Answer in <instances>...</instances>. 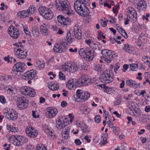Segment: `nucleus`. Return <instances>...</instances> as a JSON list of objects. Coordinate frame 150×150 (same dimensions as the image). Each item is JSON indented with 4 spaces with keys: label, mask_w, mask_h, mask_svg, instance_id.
I'll return each mask as SVG.
<instances>
[{
    "label": "nucleus",
    "mask_w": 150,
    "mask_h": 150,
    "mask_svg": "<svg viewBox=\"0 0 150 150\" xmlns=\"http://www.w3.org/2000/svg\"><path fill=\"white\" fill-rule=\"evenodd\" d=\"M86 4L79 1H76L74 7L76 12L80 15L83 17H87L90 12L86 6Z\"/></svg>",
    "instance_id": "obj_1"
},
{
    "label": "nucleus",
    "mask_w": 150,
    "mask_h": 150,
    "mask_svg": "<svg viewBox=\"0 0 150 150\" xmlns=\"http://www.w3.org/2000/svg\"><path fill=\"white\" fill-rule=\"evenodd\" d=\"M56 7L59 10L66 11L67 14L69 16L73 14L72 11L71 10V6L67 0H58L55 1Z\"/></svg>",
    "instance_id": "obj_2"
},
{
    "label": "nucleus",
    "mask_w": 150,
    "mask_h": 150,
    "mask_svg": "<svg viewBox=\"0 0 150 150\" xmlns=\"http://www.w3.org/2000/svg\"><path fill=\"white\" fill-rule=\"evenodd\" d=\"M80 56L87 61L91 60L94 58V51L89 48H82L79 51Z\"/></svg>",
    "instance_id": "obj_3"
},
{
    "label": "nucleus",
    "mask_w": 150,
    "mask_h": 150,
    "mask_svg": "<svg viewBox=\"0 0 150 150\" xmlns=\"http://www.w3.org/2000/svg\"><path fill=\"white\" fill-rule=\"evenodd\" d=\"M114 74L112 71L106 70L105 71L100 77L101 81L104 83H110L113 81Z\"/></svg>",
    "instance_id": "obj_4"
},
{
    "label": "nucleus",
    "mask_w": 150,
    "mask_h": 150,
    "mask_svg": "<svg viewBox=\"0 0 150 150\" xmlns=\"http://www.w3.org/2000/svg\"><path fill=\"white\" fill-rule=\"evenodd\" d=\"M16 100L17 106L20 110L25 109L27 108L28 105V100L25 97H21L18 98Z\"/></svg>",
    "instance_id": "obj_5"
},
{
    "label": "nucleus",
    "mask_w": 150,
    "mask_h": 150,
    "mask_svg": "<svg viewBox=\"0 0 150 150\" xmlns=\"http://www.w3.org/2000/svg\"><path fill=\"white\" fill-rule=\"evenodd\" d=\"M103 58H101L108 63H110L113 58L112 51L104 49L101 51Z\"/></svg>",
    "instance_id": "obj_6"
},
{
    "label": "nucleus",
    "mask_w": 150,
    "mask_h": 150,
    "mask_svg": "<svg viewBox=\"0 0 150 150\" xmlns=\"http://www.w3.org/2000/svg\"><path fill=\"white\" fill-rule=\"evenodd\" d=\"M77 99H80L85 101L88 99L90 96V93L87 91H82L81 90L78 89L76 91Z\"/></svg>",
    "instance_id": "obj_7"
},
{
    "label": "nucleus",
    "mask_w": 150,
    "mask_h": 150,
    "mask_svg": "<svg viewBox=\"0 0 150 150\" xmlns=\"http://www.w3.org/2000/svg\"><path fill=\"white\" fill-rule=\"evenodd\" d=\"M27 135L32 138L36 137L38 134V132L37 130L31 126H28L25 129Z\"/></svg>",
    "instance_id": "obj_8"
},
{
    "label": "nucleus",
    "mask_w": 150,
    "mask_h": 150,
    "mask_svg": "<svg viewBox=\"0 0 150 150\" xmlns=\"http://www.w3.org/2000/svg\"><path fill=\"white\" fill-rule=\"evenodd\" d=\"M67 118L65 116L59 117L58 120L56 122V127L59 129H60L65 127V124L67 123Z\"/></svg>",
    "instance_id": "obj_9"
},
{
    "label": "nucleus",
    "mask_w": 150,
    "mask_h": 150,
    "mask_svg": "<svg viewBox=\"0 0 150 150\" xmlns=\"http://www.w3.org/2000/svg\"><path fill=\"white\" fill-rule=\"evenodd\" d=\"M8 33L14 39L17 38L20 35L19 30L13 26H10L8 28Z\"/></svg>",
    "instance_id": "obj_10"
},
{
    "label": "nucleus",
    "mask_w": 150,
    "mask_h": 150,
    "mask_svg": "<svg viewBox=\"0 0 150 150\" xmlns=\"http://www.w3.org/2000/svg\"><path fill=\"white\" fill-rule=\"evenodd\" d=\"M127 10V18L132 19V21H134V19L136 20L137 17V12L134 8L131 7H128Z\"/></svg>",
    "instance_id": "obj_11"
},
{
    "label": "nucleus",
    "mask_w": 150,
    "mask_h": 150,
    "mask_svg": "<svg viewBox=\"0 0 150 150\" xmlns=\"http://www.w3.org/2000/svg\"><path fill=\"white\" fill-rule=\"evenodd\" d=\"M36 75V70L32 69L25 72L23 76V78L25 80H32Z\"/></svg>",
    "instance_id": "obj_12"
},
{
    "label": "nucleus",
    "mask_w": 150,
    "mask_h": 150,
    "mask_svg": "<svg viewBox=\"0 0 150 150\" xmlns=\"http://www.w3.org/2000/svg\"><path fill=\"white\" fill-rule=\"evenodd\" d=\"M67 44L66 42L62 41L59 45L57 44L56 45L54 46L53 50L54 52H56L61 53L63 52L65 50L66 48L65 45Z\"/></svg>",
    "instance_id": "obj_13"
},
{
    "label": "nucleus",
    "mask_w": 150,
    "mask_h": 150,
    "mask_svg": "<svg viewBox=\"0 0 150 150\" xmlns=\"http://www.w3.org/2000/svg\"><path fill=\"white\" fill-rule=\"evenodd\" d=\"M91 80L89 76L83 75L79 79L78 83L79 86H81L80 83H81V86H84L88 85L90 83Z\"/></svg>",
    "instance_id": "obj_14"
},
{
    "label": "nucleus",
    "mask_w": 150,
    "mask_h": 150,
    "mask_svg": "<svg viewBox=\"0 0 150 150\" xmlns=\"http://www.w3.org/2000/svg\"><path fill=\"white\" fill-rule=\"evenodd\" d=\"M14 52L17 57L20 59L25 58L28 55L27 51H24L19 48L17 49L16 51L15 50Z\"/></svg>",
    "instance_id": "obj_15"
},
{
    "label": "nucleus",
    "mask_w": 150,
    "mask_h": 150,
    "mask_svg": "<svg viewBox=\"0 0 150 150\" xmlns=\"http://www.w3.org/2000/svg\"><path fill=\"white\" fill-rule=\"evenodd\" d=\"M57 20L59 23L64 25H67L69 24V19L68 17H65L64 16L60 15L57 16Z\"/></svg>",
    "instance_id": "obj_16"
},
{
    "label": "nucleus",
    "mask_w": 150,
    "mask_h": 150,
    "mask_svg": "<svg viewBox=\"0 0 150 150\" xmlns=\"http://www.w3.org/2000/svg\"><path fill=\"white\" fill-rule=\"evenodd\" d=\"M47 112V114L48 115L50 118L54 117L57 114L58 111L56 108L52 107H48L46 109Z\"/></svg>",
    "instance_id": "obj_17"
},
{
    "label": "nucleus",
    "mask_w": 150,
    "mask_h": 150,
    "mask_svg": "<svg viewBox=\"0 0 150 150\" xmlns=\"http://www.w3.org/2000/svg\"><path fill=\"white\" fill-rule=\"evenodd\" d=\"M25 65L24 63L19 62L16 63L13 68L14 69H16L19 71L22 72L25 71Z\"/></svg>",
    "instance_id": "obj_18"
},
{
    "label": "nucleus",
    "mask_w": 150,
    "mask_h": 150,
    "mask_svg": "<svg viewBox=\"0 0 150 150\" xmlns=\"http://www.w3.org/2000/svg\"><path fill=\"white\" fill-rule=\"evenodd\" d=\"M21 138H22V136L20 135H12L9 137L8 139L11 142V141L13 142V144L16 146H19L18 143L20 141Z\"/></svg>",
    "instance_id": "obj_19"
},
{
    "label": "nucleus",
    "mask_w": 150,
    "mask_h": 150,
    "mask_svg": "<svg viewBox=\"0 0 150 150\" xmlns=\"http://www.w3.org/2000/svg\"><path fill=\"white\" fill-rule=\"evenodd\" d=\"M147 8V5L145 1L140 0L137 4V8L140 11H145Z\"/></svg>",
    "instance_id": "obj_20"
},
{
    "label": "nucleus",
    "mask_w": 150,
    "mask_h": 150,
    "mask_svg": "<svg viewBox=\"0 0 150 150\" xmlns=\"http://www.w3.org/2000/svg\"><path fill=\"white\" fill-rule=\"evenodd\" d=\"M6 117L7 119L10 120H15L18 117L17 113L14 111L11 112L10 113L7 112Z\"/></svg>",
    "instance_id": "obj_21"
},
{
    "label": "nucleus",
    "mask_w": 150,
    "mask_h": 150,
    "mask_svg": "<svg viewBox=\"0 0 150 150\" xmlns=\"http://www.w3.org/2000/svg\"><path fill=\"white\" fill-rule=\"evenodd\" d=\"M126 83L127 86L135 89L137 88L140 86V83H138L135 81L132 80H127Z\"/></svg>",
    "instance_id": "obj_22"
},
{
    "label": "nucleus",
    "mask_w": 150,
    "mask_h": 150,
    "mask_svg": "<svg viewBox=\"0 0 150 150\" xmlns=\"http://www.w3.org/2000/svg\"><path fill=\"white\" fill-rule=\"evenodd\" d=\"M53 16V13L50 9H47V11H46L45 13H44L43 16L45 19L50 20L52 18Z\"/></svg>",
    "instance_id": "obj_23"
},
{
    "label": "nucleus",
    "mask_w": 150,
    "mask_h": 150,
    "mask_svg": "<svg viewBox=\"0 0 150 150\" xmlns=\"http://www.w3.org/2000/svg\"><path fill=\"white\" fill-rule=\"evenodd\" d=\"M30 15L28 13V11L27 10L20 11L17 13L18 16L22 18L28 17Z\"/></svg>",
    "instance_id": "obj_24"
},
{
    "label": "nucleus",
    "mask_w": 150,
    "mask_h": 150,
    "mask_svg": "<svg viewBox=\"0 0 150 150\" xmlns=\"http://www.w3.org/2000/svg\"><path fill=\"white\" fill-rule=\"evenodd\" d=\"M123 50L131 54L133 52V48L128 44H124Z\"/></svg>",
    "instance_id": "obj_25"
},
{
    "label": "nucleus",
    "mask_w": 150,
    "mask_h": 150,
    "mask_svg": "<svg viewBox=\"0 0 150 150\" xmlns=\"http://www.w3.org/2000/svg\"><path fill=\"white\" fill-rule=\"evenodd\" d=\"M49 28L48 26L46 25L45 24L41 25L40 27L41 32L44 35H46L48 34V30Z\"/></svg>",
    "instance_id": "obj_26"
},
{
    "label": "nucleus",
    "mask_w": 150,
    "mask_h": 150,
    "mask_svg": "<svg viewBox=\"0 0 150 150\" xmlns=\"http://www.w3.org/2000/svg\"><path fill=\"white\" fill-rule=\"evenodd\" d=\"M48 86L50 89L53 91L57 90L59 88V84H57L55 85L54 82H52L49 83Z\"/></svg>",
    "instance_id": "obj_27"
},
{
    "label": "nucleus",
    "mask_w": 150,
    "mask_h": 150,
    "mask_svg": "<svg viewBox=\"0 0 150 150\" xmlns=\"http://www.w3.org/2000/svg\"><path fill=\"white\" fill-rule=\"evenodd\" d=\"M30 87L27 86L23 87L20 89L21 93L25 95H28L29 94L28 91Z\"/></svg>",
    "instance_id": "obj_28"
},
{
    "label": "nucleus",
    "mask_w": 150,
    "mask_h": 150,
    "mask_svg": "<svg viewBox=\"0 0 150 150\" xmlns=\"http://www.w3.org/2000/svg\"><path fill=\"white\" fill-rule=\"evenodd\" d=\"M108 134L107 133L103 134L102 135L101 142L102 145H104L108 143L107 139L108 137Z\"/></svg>",
    "instance_id": "obj_29"
},
{
    "label": "nucleus",
    "mask_w": 150,
    "mask_h": 150,
    "mask_svg": "<svg viewBox=\"0 0 150 150\" xmlns=\"http://www.w3.org/2000/svg\"><path fill=\"white\" fill-rule=\"evenodd\" d=\"M74 35L76 38L79 40L81 38V30L79 29L76 30L74 31Z\"/></svg>",
    "instance_id": "obj_30"
},
{
    "label": "nucleus",
    "mask_w": 150,
    "mask_h": 150,
    "mask_svg": "<svg viewBox=\"0 0 150 150\" xmlns=\"http://www.w3.org/2000/svg\"><path fill=\"white\" fill-rule=\"evenodd\" d=\"M100 45L99 43L96 42V43H93L91 45V47L93 49L95 50H100L101 49L100 47Z\"/></svg>",
    "instance_id": "obj_31"
},
{
    "label": "nucleus",
    "mask_w": 150,
    "mask_h": 150,
    "mask_svg": "<svg viewBox=\"0 0 150 150\" xmlns=\"http://www.w3.org/2000/svg\"><path fill=\"white\" fill-rule=\"evenodd\" d=\"M6 128L8 130H10L11 131L14 132H17L19 130L18 128L13 127L12 125H7Z\"/></svg>",
    "instance_id": "obj_32"
},
{
    "label": "nucleus",
    "mask_w": 150,
    "mask_h": 150,
    "mask_svg": "<svg viewBox=\"0 0 150 150\" xmlns=\"http://www.w3.org/2000/svg\"><path fill=\"white\" fill-rule=\"evenodd\" d=\"M1 79L4 81H11L12 80V77L10 75H6L4 76H3Z\"/></svg>",
    "instance_id": "obj_33"
},
{
    "label": "nucleus",
    "mask_w": 150,
    "mask_h": 150,
    "mask_svg": "<svg viewBox=\"0 0 150 150\" xmlns=\"http://www.w3.org/2000/svg\"><path fill=\"white\" fill-rule=\"evenodd\" d=\"M48 9L44 6H40L39 7L38 10L40 14L43 16L44 15V13H45V11H47V9Z\"/></svg>",
    "instance_id": "obj_34"
},
{
    "label": "nucleus",
    "mask_w": 150,
    "mask_h": 150,
    "mask_svg": "<svg viewBox=\"0 0 150 150\" xmlns=\"http://www.w3.org/2000/svg\"><path fill=\"white\" fill-rule=\"evenodd\" d=\"M28 142V139L25 137H23L21 138L20 141L18 143V145H21L24 144Z\"/></svg>",
    "instance_id": "obj_35"
},
{
    "label": "nucleus",
    "mask_w": 150,
    "mask_h": 150,
    "mask_svg": "<svg viewBox=\"0 0 150 150\" xmlns=\"http://www.w3.org/2000/svg\"><path fill=\"white\" fill-rule=\"evenodd\" d=\"M15 87H11V86L5 87L4 89L5 90L7 91V92L9 93L10 94H12L15 90Z\"/></svg>",
    "instance_id": "obj_36"
},
{
    "label": "nucleus",
    "mask_w": 150,
    "mask_h": 150,
    "mask_svg": "<svg viewBox=\"0 0 150 150\" xmlns=\"http://www.w3.org/2000/svg\"><path fill=\"white\" fill-rule=\"evenodd\" d=\"M66 86L68 87L69 89H71L74 87H75L76 86H79L78 84V82H77L76 84L74 83H67Z\"/></svg>",
    "instance_id": "obj_37"
},
{
    "label": "nucleus",
    "mask_w": 150,
    "mask_h": 150,
    "mask_svg": "<svg viewBox=\"0 0 150 150\" xmlns=\"http://www.w3.org/2000/svg\"><path fill=\"white\" fill-rule=\"evenodd\" d=\"M70 72H75L79 69V66L77 65H71L70 66Z\"/></svg>",
    "instance_id": "obj_38"
},
{
    "label": "nucleus",
    "mask_w": 150,
    "mask_h": 150,
    "mask_svg": "<svg viewBox=\"0 0 150 150\" xmlns=\"http://www.w3.org/2000/svg\"><path fill=\"white\" fill-rule=\"evenodd\" d=\"M12 71V72H11V73L14 76L16 77L19 76L21 75V72L19 71H17V70H16V69H14L13 68Z\"/></svg>",
    "instance_id": "obj_39"
},
{
    "label": "nucleus",
    "mask_w": 150,
    "mask_h": 150,
    "mask_svg": "<svg viewBox=\"0 0 150 150\" xmlns=\"http://www.w3.org/2000/svg\"><path fill=\"white\" fill-rule=\"evenodd\" d=\"M32 33V34L35 37H38L39 35V32L38 30L35 27L33 28Z\"/></svg>",
    "instance_id": "obj_40"
},
{
    "label": "nucleus",
    "mask_w": 150,
    "mask_h": 150,
    "mask_svg": "<svg viewBox=\"0 0 150 150\" xmlns=\"http://www.w3.org/2000/svg\"><path fill=\"white\" fill-rule=\"evenodd\" d=\"M36 9L35 7L33 5L30 6L28 8V9L27 10L28 11V13L29 14H33L34 12Z\"/></svg>",
    "instance_id": "obj_41"
},
{
    "label": "nucleus",
    "mask_w": 150,
    "mask_h": 150,
    "mask_svg": "<svg viewBox=\"0 0 150 150\" xmlns=\"http://www.w3.org/2000/svg\"><path fill=\"white\" fill-rule=\"evenodd\" d=\"M36 66L38 67L40 69H43L45 66V63L43 62L42 63L40 61H38L36 64Z\"/></svg>",
    "instance_id": "obj_42"
},
{
    "label": "nucleus",
    "mask_w": 150,
    "mask_h": 150,
    "mask_svg": "<svg viewBox=\"0 0 150 150\" xmlns=\"http://www.w3.org/2000/svg\"><path fill=\"white\" fill-rule=\"evenodd\" d=\"M29 90V92L28 95L27 96H30L31 97H33L35 96V90L33 89L32 88L30 87V89Z\"/></svg>",
    "instance_id": "obj_43"
},
{
    "label": "nucleus",
    "mask_w": 150,
    "mask_h": 150,
    "mask_svg": "<svg viewBox=\"0 0 150 150\" xmlns=\"http://www.w3.org/2000/svg\"><path fill=\"white\" fill-rule=\"evenodd\" d=\"M131 70L132 71H136L138 68V65L136 64H130Z\"/></svg>",
    "instance_id": "obj_44"
},
{
    "label": "nucleus",
    "mask_w": 150,
    "mask_h": 150,
    "mask_svg": "<svg viewBox=\"0 0 150 150\" xmlns=\"http://www.w3.org/2000/svg\"><path fill=\"white\" fill-rule=\"evenodd\" d=\"M36 150H47V149L44 146L40 144L37 146Z\"/></svg>",
    "instance_id": "obj_45"
},
{
    "label": "nucleus",
    "mask_w": 150,
    "mask_h": 150,
    "mask_svg": "<svg viewBox=\"0 0 150 150\" xmlns=\"http://www.w3.org/2000/svg\"><path fill=\"white\" fill-rule=\"evenodd\" d=\"M23 30L25 34L29 36H31L30 32L28 30V28L26 26H23Z\"/></svg>",
    "instance_id": "obj_46"
},
{
    "label": "nucleus",
    "mask_w": 150,
    "mask_h": 150,
    "mask_svg": "<svg viewBox=\"0 0 150 150\" xmlns=\"http://www.w3.org/2000/svg\"><path fill=\"white\" fill-rule=\"evenodd\" d=\"M148 115L144 114H143L140 115L139 120L140 121H143L144 120L146 121V119L147 118Z\"/></svg>",
    "instance_id": "obj_47"
},
{
    "label": "nucleus",
    "mask_w": 150,
    "mask_h": 150,
    "mask_svg": "<svg viewBox=\"0 0 150 150\" xmlns=\"http://www.w3.org/2000/svg\"><path fill=\"white\" fill-rule=\"evenodd\" d=\"M70 66L67 65H65L63 66L62 67V69L64 71H67L70 72Z\"/></svg>",
    "instance_id": "obj_48"
},
{
    "label": "nucleus",
    "mask_w": 150,
    "mask_h": 150,
    "mask_svg": "<svg viewBox=\"0 0 150 150\" xmlns=\"http://www.w3.org/2000/svg\"><path fill=\"white\" fill-rule=\"evenodd\" d=\"M113 132L115 134L117 135L120 132L119 128L117 127H115L113 128Z\"/></svg>",
    "instance_id": "obj_49"
},
{
    "label": "nucleus",
    "mask_w": 150,
    "mask_h": 150,
    "mask_svg": "<svg viewBox=\"0 0 150 150\" xmlns=\"http://www.w3.org/2000/svg\"><path fill=\"white\" fill-rule=\"evenodd\" d=\"M104 19L106 20L103 21V20H101L102 22H101V25L103 27H105L106 26L107 24V22H108V21L105 18H104Z\"/></svg>",
    "instance_id": "obj_50"
},
{
    "label": "nucleus",
    "mask_w": 150,
    "mask_h": 150,
    "mask_svg": "<svg viewBox=\"0 0 150 150\" xmlns=\"http://www.w3.org/2000/svg\"><path fill=\"white\" fill-rule=\"evenodd\" d=\"M121 102V99L120 98H117L114 102V105H120Z\"/></svg>",
    "instance_id": "obj_51"
},
{
    "label": "nucleus",
    "mask_w": 150,
    "mask_h": 150,
    "mask_svg": "<svg viewBox=\"0 0 150 150\" xmlns=\"http://www.w3.org/2000/svg\"><path fill=\"white\" fill-rule=\"evenodd\" d=\"M135 92L136 91H137V93L139 94L138 95V96H140L142 95L143 97H144V95L146 93V91L145 90H141V91L140 92L139 91H138V90H135Z\"/></svg>",
    "instance_id": "obj_52"
},
{
    "label": "nucleus",
    "mask_w": 150,
    "mask_h": 150,
    "mask_svg": "<svg viewBox=\"0 0 150 150\" xmlns=\"http://www.w3.org/2000/svg\"><path fill=\"white\" fill-rule=\"evenodd\" d=\"M95 121L96 123H98L101 121V117L100 115H96L94 118Z\"/></svg>",
    "instance_id": "obj_53"
},
{
    "label": "nucleus",
    "mask_w": 150,
    "mask_h": 150,
    "mask_svg": "<svg viewBox=\"0 0 150 150\" xmlns=\"http://www.w3.org/2000/svg\"><path fill=\"white\" fill-rule=\"evenodd\" d=\"M45 132L48 134L51 137L53 136H54V133L52 132V131L50 130L49 129H47L45 130Z\"/></svg>",
    "instance_id": "obj_54"
},
{
    "label": "nucleus",
    "mask_w": 150,
    "mask_h": 150,
    "mask_svg": "<svg viewBox=\"0 0 150 150\" xmlns=\"http://www.w3.org/2000/svg\"><path fill=\"white\" fill-rule=\"evenodd\" d=\"M120 33H121V35L123 36L125 38H127L128 37L127 33L125 30L123 28L121 30Z\"/></svg>",
    "instance_id": "obj_55"
},
{
    "label": "nucleus",
    "mask_w": 150,
    "mask_h": 150,
    "mask_svg": "<svg viewBox=\"0 0 150 150\" xmlns=\"http://www.w3.org/2000/svg\"><path fill=\"white\" fill-rule=\"evenodd\" d=\"M59 77L61 80H64L65 79V75L61 71H60L59 73Z\"/></svg>",
    "instance_id": "obj_56"
},
{
    "label": "nucleus",
    "mask_w": 150,
    "mask_h": 150,
    "mask_svg": "<svg viewBox=\"0 0 150 150\" xmlns=\"http://www.w3.org/2000/svg\"><path fill=\"white\" fill-rule=\"evenodd\" d=\"M98 36L100 37V38H99L98 37H97V38L98 40H101V37L104 39H105V36L103 35V32L101 31H100L98 33Z\"/></svg>",
    "instance_id": "obj_57"
},
{
    "label": "nucleus",
    "mask_w": 150,
    "mask_h": 150,
    "mask_svg": "<svg viewBox=\"0 0 150 150\" xmlns=\"http://www.w3.org/2000/svg\"><path fill=\"white\" fill-rule=\"evenodd\" d=\"M63 128L62 131V134H68L69 132V128L66 126Z\"/></svg>",
    "instance_id": "obj_58"
},
{
    "label": "nucleus",
    "mask_w": 150,
    "mask_h": 150,
    "mask_svg": "<svg viewBox=\"0 0 150 150\" xmlns=\"http://www.w3.org/2000/svg\"><path fill=\"white\" fill-rule=\"evenodd\" d=\"M76 125H77V126L78 127H79L81 128H83L84 126H85V124L81 122H80L79 123H76Z\"/></svg>",
    "instance_id": "obj_59"
},
{
    "label": "nucleus",
    "mask_w": 150,
    "mask_h": 150,
    "mask_svg": "<svg viewBox=\"0 0 150 150\" xmlns=\"http://www.w3.org/2000/svg\"><path fill=\"white\" fill-rule=\"evenodd\" d=\"M88 126L85 124V126H84L82 129L83 132L84 133H87L89 132V131L88 130Z\"/></svg>",
    "instance_id": "obj_60"
},
{
    "label": "nucleus",
    "mask_w": 150,
    "mask_h": 150,
    "mask_svg": "<svg viewBox=\"0 0 150 150\" xmlns=\"http://www.w3.org/2000/svg\"><path fill=\"white\" fill-rule=\"evenodd\" d=\"M150 16L149 14L148 13H147L146 14V15H143L142 16V18L143 20H146V21H148V17Z\"/></svg>",
    "instance_id": "obj_61"
},
{
    "label": "nucleus",
    "mask_w": 150,
    "mask_h": 150,
    "mask_svg": "<svg viewBox=\"0 0 150 150\" xmlns=\"http://www.w3.org/2000/svg\"><path fill=\"white\" fill-rule=\"evenodd\" d=\"M6 101V100L4 96H0V102L2 103H5Z\"/></svg>",
    "instance_id": "obj_62"
},
{
    "label": "nucleus",
    "mask_w": 150,
    "mask_h": 150,
    "mask_svg": "<svg viewBox=\"0 0 150 150\" xmlns=\"http://www.w3.org/2000/svg\"><path fill=\"white\" fill-rule=\"evenodd\" d=\"M67 102H66L65 101H62L61 102V106L63 108L65 107L66 106H67Z\"/></svg>",
    "instance_id": "obj_63"
},
{
    "label": "nucleus",
    "mask_w": 150,
    "mask_h": 150,
    "mask_svg": "<svg viewBox=\"0 0 150 150\" xmlns=\"http://www.w3.org/2000/svg\"><path fill=\"white\" fill-rule=\"evenodd\" d=\"M34 148V146L32 145H30V144L29 145H28L27 147V150H33Z\"/></svg>",
    "instance_id": "obj_64"
}]
</instances>
